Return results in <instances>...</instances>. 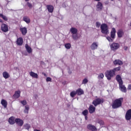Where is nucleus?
<instances>
[{"label":"nucleus","instance_id":"nucleus-1","mask_svg":"<svg viewBox=\"0 0 131 131\" xmlns=\"http://www.w3.org/2000/svg\"><path fill=\"white\" fill-rule=\"evenodd\" d=\"M123 101V98H120L114 100L113 102L112 108L113 109H117L122 106V102Z\"/></svg>","mask_w":131,"mask_h":131},{"label":"nucleus","instance_id":"nucleus-2","mask_svg":"<svg viewBox=\"0 0 131 131\" xmlns=\"http://www.w3.org/2000/svg\"><path fill=\"white\" fill-rule=\"evenodd\" d=\"M102 33L103 34H108L109 33V29H108V26L106 24H103L100 26Z\"/></svg>","mask_w":131,"mask_h":131},{"label":"nucleus","instance_id":"nucleus-3","mask_svg":"<svg viewBox=\"0 0 131 131\" xmlns=\"http://www.w3.org/2000/svg\"><path fill=\"white\" fill-rule=\"evenodd\" d=\"M105 74L108 80H111V78H112V77L115 75V74L114 73L113 70L106 71Z\"/></svg>","mask_w":131,"mask_h":131},{"label":"nucleus","instance_id":"nucleus-4","mask_svg":"<svg viewBox=\"0 0 131 131\" xmlns=\"http://www.w3.org/2000/svg\"><path fill=\"white\" fill-rule=\"evenodd\" d=\"M103 99H100V98H97L95 99L93 102L92 104L94 105L95 107H97L98 105H100V104H102L103 103Z\"/></svg>","mask_w":131,"mask_h":131},{"label":"nucleus","instance_id":"nucleus-5","mask_svg":"<svg viewBox=\"0 0 131 131\" xmlns=\"http://www.w3.org/2000/svg\"><path fill=\"white\" fill-rule=\"evenodd\" d=\"M120 45L118 43L114 42L111 45V49L112 51H116V50H118Z\"/></svg>","mask_w":131,"mask_h":131},{"label":"nucleus","instance_id":"nucleus-6","mask_svg":"<svg viewBox=\"0 0 131 131\" xmlns=\"http://www.w3.org/2000/svg\"><path fill=\"white\" fill-rule=\"evenodd\" d=\"M99 47V42L97 41H95L92 43L90 48L92 51H95V50H97Z\"/></svg>","mask_w":131,"mask_h":131},{"label":"nucleus","instance_id":"nucleus-7","mask_svg":"<svg viewBox=\"0 0 131 131\" xmlns=\"http://www.w3.org/2000/svg\"><path fill=\"white\" fill-rule=\"evenodd\" d=\"M125 119L126 120H131V109L128 110L125 114Z\"/></svg>","mask_w":131,"mask_h":131},{"label":"nucleus","instance_id":"nucleus-8","mask_svg":"<svg viewBox=\"0 0 131 131\" xmlns=\"http://www.w3.org/2000/svg\"><path fill=\"white\" fill-rule=\"evenodd\" d=\"M15 123L17 124V125H19V126H22L23 125L24 122L23 121V120H21L20 119L17 118L15 120Z\"/></svg>","mask_w":131,"mask_h":131},{"label":"nucleus","instance_id":"nucleus-9","mask_svg":"<svg viewBox=\"0 0 131 131\" xmlns=\"http://www.w3.org/2000/svg\"><path fill=\"white\" fill-rule=\"evenodd\" d=\"M1 29L4 32H7L9 30L8 26L5 24H3L1 26Z\"/></svg>","mask_w":131,"mask_h":131},{"label":"nucleus","instance_id":"nucleus-10","mask_svg":"<svg viewBox=\"0 0 131 131\" xmlns=\"http://www.w3.org/2000/svg\"><path fill=\"white\" fill-rule=\"evenodd\" d=\"M87 128L89 129L90 130L92 131H97V128H96V126L90 124L88 125Z\"/></svg>","mask_w":131,"mask_h":131},{"label":"nucleus","instance_id":"nucleus-11","mask_svg":"<svg viewBox=\"0 0 131 131\" xmlns=\"http://www.w3.org/2000/svg\"><path fill=\"white\" fill-rule=\"evenodd\" d=\"M119 85L120 91H121V92L123 93H126V88L124 86L123 83L119 84Z\"/></svg>","mask_w":131,"mask_h":131},{"label":"nucleus","instance_id":"nucleus-12","mask_svg":"<svg viewBox=\"0 0 131 131\" xmlns=\"http://www.w3.org/2000/svg\"><path fill=\"white\" fill-rule=\"evenodd\" d=\"M19 30L21 32L23 35H26V33H27V28L26 27L20 28Z\"/></svg>","mask_w":131,"mask_h":131},{"label":"nucleus","instance_id":"nucleus-13","mask_svg":"<svg viewBox=\"0 0 131 131\" xmlns=\"http://www.w3.org/2000/svg\"><path fill=\"white\" fill-rule=\"evenodd\" d=\"M20 94L21 92L20 91H17L15 92V94L13 95V97L14 99H18L20 97Z\"/></svg>","mask_w":131,"mask_h":131},{"label":"nucleus","instance_id":"nucleus-14","mask_svg":"<svg viewBox=\"0 0 131 131\" xmlns=\"http://www.w3.org/2000/svg\"><path fill=\"white\" fill-rule=\"evenodd\" d=\"M16 43L18 46H22L23 45V38L22 37L17 38Z\"/></svg>","mask_w":131,"mask_h":131},{"label":"nucleus","instance_id":"nucleus-15","mask_svg":"<svg viewBox=\"0 0 131 131\" xmlns=\"http://www.w3.org/2000/svg\"><path fill=\"white\" fill-rule=\"evenodd\" d=\"M89 110L90 113L92 114V113H94V112H95V111H96V107H95L94 105H91L90 106L89 108Z\"/></svg>","mask_w":131,"mask_h":131},{"label":"nucleus","instance_id":"nucleus-16","mask_svg":"<svg viewBox=\"0 0 131 131\" xmlns=\"http://www.w3.org/2000/svg\"><path fill=\"white\" fill-rule=\"evenodd\" d=\"M97 11H101L103 9V4L101 2H98L96 6Z\"/></svg>","mask_w":131,"mask_h":131},{"label":"nucleus","instance_id":"nucleus-17","mask_svg":"<svg viewBox=\"0 0 131 131\" xmlns=\"http://www.w3.org/2000/svg\"><path fill=\"white\" fill-rule=\"evenodd\" d=\"M114 65H122L123 62L121 61V60L119 59H116L115 61H113Z\"/></svg>","mask_w":131,"mask_h":131},{"label":"nucleus","instance_id":"nucleus-18","mask_svg":"<svg viewBox=\"0 0 131 131\" xmlns=\"http://www.w3.org/2000/svg\"><path fill=\"white\" fill-rule=\"evenodd\" d=\"M29 74L30 76H31L33 78H36V79L38 78V75L37 73H35L33 72H30L29 73Z\"/></svg>","mask_w":131,"mask_h":131},{"label":"nucleus","instance_id":"nucleus-19","mask_svg":"<svg viewBox=\"0 0 131 131\" xmlns=\"http://www.w3.org/2000/svg\"><path fill=\"white\" fill-rule=\"evenodd\" d=\"M26 50L29 53V54H30L32 53V49H31V47H29V46L28 44H26L25 45Z\"/></svg>","mask_w":131,"mask_h":131},{"label":"nucleus","instance_id":"nucleus-20","mask_svg":"<svg viewBox=\"0 0 131 131\" xmlns=\"http://www.w3.org/2000/svg\"><path fill=\"white\" fill-rule=\"evenodd\" d=\"M116 33V30H115V28H113L111 32V36L112 38H115Z\"/></svg>","mask_w":131,"mask_h":131},{"label":"nucleus","instance_id":"nucleus-21","mask_svg":"<svg viewBox=\"0 0 131 131\" xmlns=\"http://www.w3.org/2000/svg\"><path fill=\"white\" fill-rule=\"evenodd\" d=\"M116 79L118 82H119V84H121V83H123V81H122V79H121V77L120 75H118L116 76Z\"/></svg>","mask_w":131,"mask_h":131},{"label":"nucleus","instance_id":"nucleus-22","mask_svg":"<svg viewBox=\"0 0 131 131\" xmlns=\"http://www.w3.org/2000/svg\"><path fill=\"white\" fill-rule=\"evenodd\" d=\"M47 9L48 10V11L49 12V13H53V11H54V7H53V6L52 5H48L47 6Z\"/></svg>","mask_w":131,"mask_h":131},{"label":"nucleus","instance_id":"nucleus-23","mask_svg":"<svg viewBox=\"0 0 131 131\" xmlns=\"http://www.w3.org/2000/svg\"><path fill=\"white\" fill-rule=\"evenodd\" d=\"M3 77L5 78V79H8L9 77H10V74H9V73L7 72H4L3 73Z\"/></svg>","mask_w":131,"mask_h":131},{"label":"nucleus","instance_id":"nucleus-24","mask_svg":"<svg viewBox=\"0 0 131 131\" xmlns=\"http://www.w3.org/2000/svg\"><path fill=\"white\" fill-rule=\"evenodd\" d=\"M15 122V118L14 117H11L9 118V122L10 124H14Z\"/></svg>","mask_w":131,"mask_h":131},{"label":"nucleus","instance_id":"nucleus-25","mask_svg":"<svg viewBox=\"0 0 131 131\" xmlns=\"http://www.w3.org/2000/svg\"><path fill=\"white\" fill-rule=\"evenodd\" d=\"M23 20L27 23V24H29V23L30 22V18H29V17L28 16H24L23 17Z\"/></svg>","mask_w":131,"mask_h":131},{"label":"nucleus","instance_id":"nucleus-26","mask_svg":"<svg viewBox=\"0 0 131 131\" xmlns=\"http://www.w3.org/2000/svg\"><path fill=\"white\" fill-rule=\"evenodd\" d=\"M70 31L72 34H76L77 33V30L75 28H71L70 29Z\"/></svg>","mask_w":131,"mask_h":131},{"label":"nucleus","instance_id":"nucleus-27","mask_svg":"<svg viewBox=\"0 0 131 131\" xmlns=\"http://www.w3.org/2000/svg\"><path fill=\"white\" fill-rule=\"evenodd\" d=\"M123 34V31H122V30H119L117 32L118 37H122Z\"/></svg>","mask_w":131,"mask_h":131},{"label":"nucleus","instance_id":"nucleus-28","mask_svg":"<svg viewBox=\"0 0 131 131\" xmlns=\"http://www.w3.org/2000/svg\"><path fill=\"white\" fill-rule=\"evenodd\" d=\"M1 104L4 106V108H7V105L8 103L7 102V101L5 100V99H2L1 101Z\"/></svg>","mask_w":131,"mask_h":131},{"label":"nucleus","instance_id":"nucleus-29","mask_svg":"<svg viewBox=\"0 0 131 131\" xmlns=\"http://www.w3.org/2000/svg\"><path fill=\"white\" fill-rule=\"evenodd\" d=\"M76 92L77 93V95L78 96H81V95H83V91L81 89L77 90Z\"/></svg>","mask_w":131,"mask_h":131},{"label":"nucleus","instance_id":"nucleus-30","mask_svg":"<svg viewBox=\"0 0 131 131\" xmlns=\"http://www.w3.org/2000/svg\"><path fill=\"white\" fill-rule=\"evenodd\" d=\"M25 109L24 110V113H26V114H28V111H29V106L26 105L25 106Z\"/></svg>","mask_w":131,"mask_h":131},{"label":"nucleus","instance_id":"nucleus-31","mask_svg":"<svg viewBox=\"0 0 131 131\" xmlns=\"http://www.w3.org/2000/svg\"><path fill=\"white\" fill-rule=\"evenodd\" d=\"M0 17H1V18H3L4 21H8V17H7L6 15H4L3 14L0 13Z\"/></svg>","mask_w":131,"mask_h":131},{"label":"nucleus","instance_id":"nucleus-32","mask_svg":"<svg viewBox=\"0 0 131 131\" xmlns=\"http://www.w3.org/2000/svg\"><path fill=\"white\" fill-rule=\"evenodd\" d=\"M121 69V67H118L117 68H114V69H113V71L114 72V73L115 74V72H116V71H119L120 70V69Z\"/></svg>","mask_w":131,"mask_h":131},{"label":"nucleus","instance_id":"nucleus-33","mask_svg":"<svg viewBox=\"0 0 131 131\" xmlns=\"http://www.w3.org/2000/svg\"><path fill=\"white\" fill-rule=\"evenodd\" d=\"M73 39L75 40H76L77 39H78V36H77V34H73L72 35Z\"/></svg>","mask_w":131,"mask_h":131},{"label":"nucleus","instance_id":"nucleus-34","mask_svg":"<svg viewBox=\"0 0 131 131\" xmlns=\"http://www.w3.org/2000/svg\"><path fill=\"white\" fill-rule=\"evenodd\" d=\"M64 47H65L66 49H67V50H69V49H70V48H71V44H70L69 43H66L64 45Z\"/></svg>","mask_w":131,"mask_h":131},{"label":"nucleus","instance_id":"nucleus-35","mask_svg":"<svg viewBox=\"0 0 131 131\" xmlns=\"http://www.w3.org/2000/svg\"><path fill=\"white\" fill-rule=\"evenodd\" d=\"M76 95H77L76 91H73L70 93V96L71 97H72V98H74V97H75Z\"/></svg>","mask_w":131,"mask_h":131},{"label":"nucleus","instance_id":"nucleus-36","mask_svg":"<svg viewBox=\"0 0 131 131\" xmlns=\"http://www.w3.org/2000/svg\"><path fill=\"white\" fill-rule=\"evenodd\" d=\"M89 82V80L86 78H85L82 82V84H86Z\"/></svg>","mask_w":131,"mask_h":131},{"label":"nucleus","instance_id":"nucleus-37","mask_svg":"<svg viewBox=\"0 0 131 131\" xmlns=\"http://www.w3.org/2000/svg\"><path fill=\"white\" fill-rule=\"evenodd\" d=\"M82 114L84 116H86L88 114H89V111L88 110H85L84 111L82 112Z\"/></svg>","mask_w":131,"mask_h":131},{"label":"nucleus","instance_id":"nucleus-38","mask_svg":"<svg viewBox=\"0 0 131 131\" xmlns=\"http://www.w3.org/2000/svg\"><path fill=\"white\" fill-rule=\"evenodd\" d=\"M24 128H25V129H29V128H30L31 126L30 125L28 124H26L24 125Z\"/></svg>","mask_w":131,"mask_h":131},{"label":"nucleus","instance_id":"nucleus-39","mask_svg":"<svg viewBox=\"0 0 131 131\" xmlns=\"http://www.w3.org/2000/svg\"><path fill=\"white\" fill-rule=\"evenodd\" d=\"M104 78V75L103 73H100L99 75H98V79H103Z\"/></svg>","mask_w":131,"mask_h":131},{"label":"nucleus","instance_id":"nucleus-40","mask_svg":"<svg viewBox=\"0 0 131 131\" xmlns=\"http://www.w3.org/2000/svg\"><path fill=\"white\" fill-rule=\"evenodd\" d=\"M20 103L24 105V106H25L26 104H27V101L26 100H23L20 101Z\"/></svg>","mask_w":131,"mask_h":131},{"label":"nucleus","instance_id":"nucleus-41","mask_svg":"<svg viewBox=\"0 0 131 131\" xmlns=\"http://www.w3.org/2000/svg\"><path fill=\"white\" fill-rule=\"evenodd\" d=\"M96 27H97V28H99V27H100V26H101V23H100V22H99V21L96 22Z\"/></svg>","mask_w":131,"mask_h":131},{"label":"nucleus","instance_id":"nucleus-42","mask_svg":"<svg viewBox=\"0 0 131 131\" xmlns=\"http://www.w3.org/2000/svg\"><path fill=\"white\" fill-rule=\"evenodd\" d=\"M46 81L49 82V81L52 82V78L51 77H47L46 79Z\"/></svg>","mask_w":131,"mask_h":131},{"label":"nucleus","instance_id":"nucleus-43","mask_svg":"<svg viewBox=\"0 0 131 131\" xmlns=\"http://www.w3.org/2000/svg\"><path fill=\"white\" fill-rule=\"evenodd\" d=\"M106 39H107V40H108V41H111V42L113 41L112 38H111V37H107Z\"/></svg>","mask_w":131,"mask_h":131},{"label":"nucleus","instance_id":"nucleus-44","mask_svg":"<svg viewBox=\"0 0 131 131\" xmlns=\"http://www.w3.org/2000/svg\"><path fill=\"white\" fill-rule=\"evenodd\" d=\"M27 6L29 7V8H32V5L30 4L29 2L27 3Z\"/></svg>","mask_w":131,"mask_h":131},{"label":"nucleus","instance_id":"nucleus-45","mask_svg":"<svg viewBox=\"0 0 131 131\" xmlns=\"http://www.w3.org/2000/svg\"><path fill=\"white\" fill-rule=\"evenodd\" d=\"M128 48L127 47V46H124V50H125V51H127V49H128Z\"/></svg>","mask_w":131,"mask_h":131},{"label":"nucleus","instance_id":"nucleus-46","mask_svg":"<svg viewBox=\"0 0 131 131\" xmlns=\"http://www.w3.org/2000/svg\"><path fill=\"white\" fill-rule=\"evenodd\" d=\"M127 90H131V84L128 85Z\"/></svg>","mask_w":131,"mask_h":131},{"label":"nucleus","instance_id":"nucleus-47","mask_svg":"<svg viewBox=\"0 0 131 131\" xmlns=\"http://www.w3.org/2000/svg\"><path fill=\"white\" fill-rule=\"evenodd\" d=\"M37 94H35L34 95V98H35V99H37Z\"/></svg>","mask_w":131,"mask_h":131},{"label":"nucleus","instance_id":"nucleus-48","mask_svg":"<svg viewBox=\"0 0 131 131\" xmlns=\"http://www.w3.org/2000/svg\"><path fill=\"white\" fill-rule=\"evenodd\" d=\"M0 22L1 23H4V21L2 19H0Z\"/></svg>","mask_w":131,"mask_h":131},{"label":"nucleus","instance_id":"nucleus-49","mask_svg":"<svg viewBox=\"0 0 131 131\" xmlns=\"http://www.w3.org/2000/svg\"><path fill=\"white\" fill-rule=\"evenodd\" d=\"M42 74H43L44 76H47V74H46L45 73H42Z\"/></svg>","mask_w":131,"mask_h":131},{"label":"nucleus","instance_id":"nucleus-50","mask_svg":"<svg viewBox=\"0 0 131 131\" xmlns=\"http://www.w3.org/2000/svg\"><path fill=\"white\" fill-rule=\"evenodd\" d=\"M85 116V120H88V116Z\"/></svg>","mask_w":131,"mask_h":131},{"label":"nucleus","instance_id":"nucleus-51","mask_svg":"<svg viewBox=\"0 0 131 131\" xmlns=\"http://www.w3.org/2000/svg\"><path fill=\"white\" fill-rule=\"evenodd\" d=\"M14 69H15V70H18V69H19L18 68V67H16L14 68Z\"/></svg>","mask_w":131,"mask_h":131},{"label":"nucleus","instance_id":"nucleus-52","mask_svg":"<svg viewBox=\"0 0 131 131\" xmlns=\"http://www.w3.org/2000/svg\"><path fill=\"white\" fill-rule=\"evenodd\" d=\"M34 131H40V130H38V129H35V130H34Z\"/></svg>","mask_w":131,"mask_h":131},{"label":"nucleus","instance_id":"nucleus-53","mask_svg":"<svg viewBox=\"0 0 131 131\" xmlns=\"http://www.w3.org/2000/svg\"><path fill=\"white\" fill-rule=\"evenodd\" d=\"M69 73L70 74H71V71H69Z\"/></svg>","mask_w":131,"mask_h":131},{"label":"nucleus","instance_id":"nucleus-54","mask_svg":"<svg viewBox=\"0 0 131 131\" xmlns=\"http://www.w3.org/2000/svg\"><path fill=\"white\" fill-rule=\"evenodd\" d=\"M96 1V2H100V0H94Z\"/></svg>","mask_w":131,"mask_h":131},{"label":"nucleus","instance_id":"nucleus-55","mask_svg":"<svg viewBox=\"0 0 131 131\" xmlns=\"http://www.w3.org/2000/svg\"><path fill=\"white\" fill-rule=\"evenodd\" d=\"M26 1V2H28V1H29V0H25Z\"/></svg>","mask_w":131,"mask_h":131},{"label":"nucleus","instance_id":"nucleus-56","mask_svg":"<svg viewBox=\"0 0 131 131\" xmlns=\"http://www.w3.org/2000/svg\"><path fill=\"white\" fill-rule=\"evenodd\" d=\"M111 1H114V0H111Z\"/></svg>","mask_w":131,"mask_h":131}]
</instances>
